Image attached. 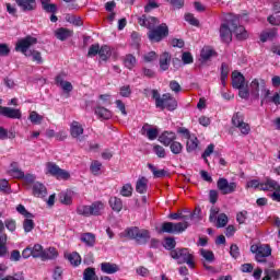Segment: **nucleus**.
Here are the masks:
<instances>
[{"label": "nucleus", "instance_id": "nucleus-3", "mask_svg": "<svg viewBox=\"0 0 280 280\" xmlns=\"http://www.w3.org/2000/svg\"><path fill=\"white\" fill-rule=\"evenodd\" d=\"M152 98L155 101L156 108H161V110H176L178 108V101L174 98V96L170 93H165L161 96L159 90H152Z\"/></svg>", "mask_w": 280, "mask_h": 280}, {"label": "nucleus", "instance_id": "nucleus-21", "mask_svg": "<svg viewBox=\"0 0 280 280\" xmlns=\"http://www.w3.org/2000/svg\"><path fill=\"white\" fill-rule=\"evenodd\" d=\"M55 36L58 40L65 42L67 38H71V36H73V31L60 27L55 31Z\"/></svg>", "mask_w": 280, "mask_h": 280}, {"label": "nucleus", "instance_id": "nucleus-25", "mask_svg": "<svg viewBox=\"0 0 280 280\" xmlns=\"http://www.w3.org/2000/svg\"><path fill=\"white\" fill-rule=\"evenodd\" d=\"M260 89L262 92L260 106H264V104H270V90L266 88V81L264 79H260Z\"/></svg>", "mask_w": 280, "mask_h": 280}, {"label": "nucleus", "instance_id": "nucleus-59", "mask_svg": "<svg viewBox=\"0 0 280 280\" xmlns=\"http://www.w3.org/2000/svg\"><path fill=\"white\" fill-rule=\"evenodd\" d=\"M90 170L92 174H94V176H97L100 174V170H102V164L100 163V161H94L92 162Z\"/></svg>", "mask_w": 280, "mask_h": 280}, {"label": "nucleus", "instance_id": "nucleus-43", "mask_svg": "<svg viewBox=\"0 0 280 280\" xmlns=\"http://www.w3.org/2000/svg\"><path fill=\"white\" fill-rule=\"evenodd\" d=\"M132 184H125L120 189V196H124V198H130L132 196Z\"/></svg>", "mask_w": 280, "mask_h": 280}, {"label": "nucleus", "instance_id": "nucleus-46", "mask_svg": "<svg viewBox=\"0 0 280 280\" xmlns=\"http://www.w3.org/2000/svg\"><path fill=\"white\" fill-rule=\"evenodd\" d=\"M3 228L8 229V231H10V233H14V231H16V220H14V219L4 220Z\"/></svg>", "mask_w": 280, "mask_h": 280}, {"label": "nucleus", "instance_id": "nucleus-33", "mask_svg": "<svg viewBox=\"0 0 280 280\" xmlns=\"http://www.w3.org/2000/svg\"><path fill=\"white\" fill-rule=\"evenodd\" d=\"M58 257V250L55 247H49L44 249V254L42 256V261H47L49 259H56Z\"/></svg>", "mask_w": 280, "mask_h": 280}, {"label": "nucleus", "instance_id": "nucleus-11", "mask_svg": "<svg viewBox=\"0 0 280 280\" xmlns=\"http://www.w3.org/2000/svg\"><path fill=\"white\" fill-rule=\"evenodd\" d=\"M219 34L222 43H231L233 40V27H231V14L221 23Z\"/></svg>", "mask_w": 280, "mask_h": 280}, {"label": "nucleus", "instance_id": "nucleus-50", "mask_svg": "<svg viewBox=\"0 0 280 280\" xmlns=\"http://www.w3.org/2000/svg\"><path fill=\"white\" fill-rule=\"evenodd\" d=\"M149 170L152 172L154 178H163L165 176V170H156V166L148 164Z\"/></svg>", "mask_w": 280, "mask_h": 280}, {"label": "nucleus", "instance_id": "nucleus-30", "mask_svg": "<svg viewBox=\"0 0 280 280\" xmlns=\"http://www.w3.org/2000/svg\"><path fill=\"white\" fill-rule=\"evenodd\" d=\"M136 191L137 194H148V179L145 177H140L136 182Z\"/></svg>", "mask_w": 280, "mask_h": 280}, {"label": "nucleus", "instance_id": "nucleus-5", "mask_svg": "<svg viewBox=\"0 0 280 280\" xmlns=\"http://www.w3.org/2000/svg\"><path fill=\"white\" fill-rule=\"evenodd\" d=\"M125 237H129V240H135L137 244H140V246H143L148 244V242H150L151 235H150V231L133 226L125 230Z\"/></svg>", "mask_w": 280, "mask_h": 280}, {"label": "nucleus", "instance_id": "nucleus-39", "mask_svg": "<svg viewBox=\"0 0 280 280\" xmlns=\"http://www.w3.org/2000/svg\"><path fill=\"white\" fill-rule=\"evenodd\" d=\"M35 226L36 223H34V218H25V220L23 221L24 233H32Z\"/></svg>", "mask_w": 280, "mask_h": 280}, {"label": "nucleus", "instance_id": "nucleus-51", "mask_svg": "<svg viewBox=\"0 0 280 280\" xmlns=\"http://www.w3.org/2000/svg\"><path fill=\"white\" fill-rule=\"evenodd\" d=\"M28 119H30V121H32L33 124L38 126V125L43 124L44 117L40 116L39 114H37L36 112H31Z\"/></svg>", "mask_w": 280, "mask_h": 280}, {"label": "nucleus", "instance_id": "nucleus-53", "mask_svg": "<svg viewBox=\"0 0 280 280\" xmlns=\"http://www.w3.org/2000/svg\"><path fill=\"white\" fill-rule=\"evenodd\" d=\"M42 8L47 12V14H56V12H58V5L54 3H46L42 5Z\"/></svg>", "mask_w": 280, "mask_h": 280}, {"label": "nucleus", "instance_id": "nucleus-56", "mask_svg": "<svg viewBox=\"0 0 280 280\" xmlns=\"http://www.w3.org/2000/svg\"><path fill=\"white\" fill-rule=\"evenodd\" d=\"M59 200L62 205H71V202H72L71 195H69L67 192H60Z\"/></svg>", "mask_w": 280, "mask_h": 280}, {"label": "nucleus", "instance_id": "nucleus-54", "mask_svg": "<svg viewBox=\"0 0 280 280\" xmlns=\"http://www.w3.org/2000/svg\"><path fill=\"white\" fill-rule=\"evenodd\" d=\"M16 211L18 213H20V215H23L24 218H34V214L27 211V209H25V206L23 205H18Z\"/></svg>", "mask_w": 280, "mask_h": 280}, {"label": "nucleus", "instance_id": "nucleus-35", "mask_svg": "<svg viewBox=\"0 0 280 280\" xmlns=\"http://www.w3.org/2000/svg\"><path fill=\"white\" fill-rule=\"evenodd\" d=\"M32 255L34 259H42L43 260V255L45 253V249L43 248V245L40 244H35L33 247H31Z\"/></svg>", "mask_w": 280, "mask_h": 280}, {"label": "nucleus", "instance_id": "nucleus-42", "mask_svg": "<svg viewBox=\"0 0 280 280\" xmlns=\"http://www.w3.org/2000/svg\"><path fill=\"white\" fill-rule=\"evenodd\" d=\"M98 56L101 58V60H108V56H110V47H108L107 45L102 46L101 48H98Z\"/></svg>", "mask_w": 280, "mask_h": 280}, {"label": "nucleus", "instance_id": "nucleus-9", "mask_svg": "<svg viewBox=\"0 0 280 280\" xmlns=\"http://www.w3.org/2000/svg\"><path fill=\"white\" fill-rule=\"evenodd\" d=\"M167 36H170V27H167L166 23H162L159 26L151 28L148 33L151 43H161V40L167 38Z\"/></svg>", "mask_w": 280, "mask_h": 280}, {"label": "nucleus", "instance_id": "nucleus-1", "mask_svg": "<svg viewBox=\"0 0 280 280\" xmlns=\"http://www.w3.org/2000/svg\"><path fill=\"white\" fill-rule=\"evenodd\" d=\"M196 212H188L187 215H183V212H174L168 214L170 220H184L183 222H164L160 229V233H170L171 235H178L185 233L189 229V222L187 220H194Z\"/></svg>", "mask_w": 280, "mask_h": 280}, {"label": "nucleus", "instance_id": "nucleus-55", "mask_svg": "<svg viewBox=\"0 0 280 280\" xmlns=\"http://www.w3.org/2000/svg\"><path fill=\"white\" fill-rule=\"evenodd\" d=\"M215 54V51H213V49L211 48H203L201 50V58L202 60L207 61L210 60L212 58V56Z\"/></svg>", "mask_w": 280, "mask_h": 280}, {"label": "nucleus", "instance_id": "nucleus-24", "mask_svg": "<svg viewBox=\"0 0 280 280\" xmlns=\"http://www.w3.org/2000/svg\"><path fill=\"white\" fill-rule=\"evenodd\" d=\"M80 240L83 244H85V246H89L90 248H93V246H95V242H96L95 234L91 232L81 234Z\"/></svg>", "mask_w": 280, "mask_h": 280}, {"label": "nucleus", "instance_id": "nucleus-22", "mask_svg": "<svg viewBox=\"0 0 280 280\" xmlns=\"http://www.w3.org/2000/svg\"><path fill=\"white\" fill-rule=\"evenodd\" d=\"M70 135L73 139H78L81 135H84V127L75 120L70 126Z\"/></svg>", "mask_w": 280, "mask_h": 280}, {"label": "nucleus", "instance_id": "nucleus-16", "mask_svg": "<svg viewBox=\"0 0 280 280\" xmlns=\"http://www.w3.org/2000/svg\"><path fill=\"white\" fill-rule=\"evenodd\" d=\"M139 25L142 27H148V30H153L154 26L159 25V19L155 16H149L147 18L145 15H142L138 20Z\"/></svg>", "mask_w": 280, "mask_h": 280}, {"label": "nucleus", "instance_id": "nucleus-41", "mask_svg": "<svg viewBox=\"0 0 280 280\" xmlns=\"http://www.w3.org/2000/svg\"><path fill=\"white\" fill-rule=\"evenodd\" d=\"M200 255L201 257H203V259H206V261H209V264H212V261H215V255L213 254V252L209 250V249H200Z\"/></svg>", "mask_w": 280, "mask_h": 280}, {"label": "nucleus", "instance_id": "nucleus-14", "mask_svg": "<svg viewBox=\"0 0 280 280\" xmlns=\"http://www.w3.org/2000/svg\"><path fill=\"white\" fill-rule=\"evenodd\" d=\"M0 115L8 117L9 119H21V109H14L12 107L0 106Z\"/></svg>", "mask_w": 280, "mask_h": 280}, {"label": "nucleus", "instance_id": "nucleus-57", "mask_svg": "<svg viewBox=\"0 0 280 280\" xmlns=\"http://www.w3.org/2000/svg\"><path fill=\"white\" fill-rule=\"evenodd\" d=\"M236 128H238L242 135L246 136L250 133V125L245 121L241 122Z\"/></svg>", "mask_w": 280, "mask_h": 280}, {"label": "nucleus", "instance_id": "nucleus-60", "mask_svg": "<svg viewBox=\"0 0 280 280\" xmlns=\"http://www.w3.org/2000/svg\"><path fill=\"white\" fill-rule=\"evenodd\" d=\"M164 247L166 250H174V248H176V240L173 237H166Z\"/></svg>", "mask_w": 280, "mask_h": 280}, {"label": "nucleus", "instance_id": "nucleus-58", "mask_svg": "<svg viewBox=\"0 0 280 280\" xmlns=\"http://www.w3.org/2000/svg\"><path fill=\"white\" fill-rule=\"evenodd\" d=\"M97 54H100V44H94L90 46L88 57L93 58L94 56H97Z\"/></svg>", "mask_w": 280, "mask_h": 280}, {"label": "nucleus", "instance_id": "nucleus-29", "mask_svg": "<svg viewBox=\"0 0 280 280\" xmlns=\"http://www.w3.org/2000/svg\"><path fill=\"white\" fill-rule=\"evenodd\" d=\"M170 62H172V56H170V52H163L160 56V69L167 71V69H170Z\"/></svg>", "mask_w": 280, "mask_h": 280}, {"label": "nucleus", "instance_id": "nucleus-38", "mask_svg": "<svg viewBox=\"0 0 280 280\" xmlns=\"http://www.w3.org/2000/svg\"><path fill=\"white\" fill-rule=\"evenodd\" d=\"M124 65L127 69L132 70L137 67V58L129 54L124 58Z\"/></svg>", "mask_w": 280, "mask_h": 280}, {"label": "nucleus", "instance_id": "nucleus-7", "mask_svg": "<svg viewBox=\"0 0 280 280\" xmlns=\"http://www.w3.org/2000/svg\"><path fill=\"white\" fill-rule=\"evenodd\" d=\"M172 259H175L177 264H187L189 268H194V255L189 253L187 248H175L171 250Z\"/></svg>", "mask_w": 280, "mask_h": 280}, {"label": "nucleus", "instance_id": "nucleus-31", "mask_svg": "<svg viewBox=\"0 0 280 280\" xmlns=\"http://www.w3.org/2000/svg\"><path fill=\"white\" fill-rule=\"evenodd\" d=\"M259 86H261V81H259V79H254L249 84L250 94L256 100H259Z\"/></svg>", "mask_w": 280, "mask_h": 280}, {"label": "nucleus", "instance_id": "nucleus-49", "mask_svg": "<svg viewBox=\"0 0 280 280\" xmlns=\"http://www.w3.org/2000/svg\"><path fill=\"white\" fill-rule=\"evenodd\" d=\"M170 145V150L173 154H182L183 152V144L178 141L172 142Z\"/></svg>", "mask_w": 280, "mask_h": 280}, {"label": "nucleus", "instance_id": "nucleus-15", "mask_svg": "<svg viewBox=\"0 0 280 280\" xmlns=\"http://www.w3.org/2000/svg\"><path fill=\"white\" fill-rule=\"evenodd\" d=\"M279 182L270 178V177H266V179L264 182H261L260 184V191H275L276 189H279Z\"/></svg>", "mask_w": 280, "mask_h": 280}, {"label": "nucleus", "instance_id": "nucleus-63", "mask_svg": "<svg viewBox=\"0 0 280 280\" xmlns=\"http://www.w3.org/2000/svg\"><path fill=\"white\" fill-rule=\"evenodd\" d=\"M132 94V90H130V85H124L120 88L121 97H130Z\"/></svg>", "mask_w": 280, "mask_h": 280}, {"label": "nucleus", "instance_id": "nucleus-18", "mask_svg": "<svg viewBox=\"0 0 280 280\" xmlns=\"http://www.w3.org/2000/svg\"><path fill=\"white\" fill-rule=\"evenodd\" d=\"M22 12H33L36 10V0H15Z\"/></svg>", "mask_w": 280, "mask_h": 280}, {"label": "nucleus", "instance_id": "nucleus-13", "mask_svg": "<svg viewBox=\"0 0 280 280\" xmlns=\"http://www.w3.org/2000/svg\"><path fill=\"white\" fill-rule=\"evenodd\" d=\"M5 255H8V234L3 221L0 220V257H5Z\"/></svg>", "mask_w": 280, "mask_h": 280}, {"label": "nucleus", "instance_id": "nucleus-28", "mask_svg": "<svg viewBox=\"0 0 280 280\" xmlns=\"http://www.w3.org/2000/svg\"><path fill=\"white\" fill-rule=\"evenodd\" d=\"M101 270L105 272V275H115V272H119V267L116 264L102 262Z\"/></svg>", "mask_w": 280, "mask_h": 280}, {"label": "nucleus", "instance_id": "nucleus-37", "mask_svg": "<svg viewBox=\"0 0 280 280\" xmlns=\"http://www.w3.org/2000/svg\"><path fill=\"white\" fill-rule=\"evenodd\" d=\"M277 28H271L268 32H265L260 35L261 43H266L267 40H272L273 38H277Z\"/></svg>", "mask_w": 280, "mask_h": 280}, {"label": "nucleus", "instance_id": "nucleus-36", "mask_svg": "<svg viewBox=\"0 0 280 280\" xmlns=\"http://www.w3.org/2000/svg\"><path fill=\"white\" fill-rule=\"evenodd\" d=\"M83 280H100L97 273H95V268L88 267L83 271Z\"/></svg>", "mask_w": 280, "mask_h": 280}, {"label": "nucleus", "instance_id": "nucleus-4", "mask_svg": "<svg viewBox=\"0 0 280 280\" xmlns=\"http://www.w3.org/2000/svg\"><path fill=\"white\" fill-rule=\"evenodd\" d=\"M250 253L255 255V259L258 264H267L268 268H272V261H268V257L272 255V248H270V245H252Z\"/></svg>", "mask_w": 280, "mask_h": 280}, {"label": "nucleus", "instance_id": "nucleus-27", "mask_svg": "<svg viewBox=\"0 0 280 280\" xmlns=\"http://www.w3.org/2000/svg\"><path fill=\"white\" fill-rule=\"evenodd\" d=\"M33 195L36 196V198H45V196H47V188L45 187V185L38 182L34 183Z\"/></svg>", "mask_w": 280, "mask_h": 280}, {"label": "nucleus", "instance_id": "nucleus-64", "mask_svg": "<svg viewBox=\"0 0 280 280\" xmlns=\"http://www.w3.org/2000/svg\"><path fill=\"white\" fill-rule=\"evenodd\" d=\"M1 280H25V277H23V273H15L14 276H7Z\"/></svg>", "mask_w": 280, "mask_h": 280}, {"label": "nucleus", "instance_id": "nucleus-6", "mask_svg": "<svg viewBox=\"0 0 280 280\" xmlns=\"http://www.w3.org/2000/svg\"><path fill=\"white\" fill-rule=\"evenodd\" d=\"M104 211V203L102 201H94L92 205H81L77 208L78 215H83V218H91L102 215Z\"/></svg>", "mask_w": 280, "mask_h": 280}, {"label": "nucleus", "instance_id": "nucleus-52", "mask_svg": "<svg viewBox=\"0 0 280 280\" xmlns=\"http://www.w3.org/2000/svg\"><path fill=\"white\" fill-rule=\"evenodd\" d=\"M153 152H154V154H156V156L159 159H165V156H167V153L165 152V148H163L159 144H155L153 147Z\"/></svg>", "mask_w": 280, "mask_h": 280}, {"label": "nucleus", "instance_id": "nucleus-12", "mask_svg": "<svg viewBox=\"0 0 280 280\" xmlns=\"http://www.w3.org/2000/svg\"><path fill=\"white\" fill-rule=\"evenodd\" d=\"M217 188L222 196H229L230 194H235V191H237V183L220 177L217 182Z\"/></svg>", "mask_w": 280, "mask_h": 280}, {"label": "nucleus", "instance_id": "nucleus-26", "mask_svg": "<svg viewBox=\"0 0 280 280\" xmlns=\"http://www.w3.org/2000/svg\"><path fill=\"white\" fill-rule=\"evenodd\" d=\"M9 174L12 176V178H25V173L20 170L18 162H12Z\"/></svg>", "mask_w": 280, "mask_h": 280}, {"label": "nucleus", "instance_id": "nucleus-62", "mask_svg": "<svg viewBox=\"0 0 280 280\" xmlns=\"http://www.w3.org/2000/svg\"><path fill=\"white\" fill-rule=\"evenodd\" d=\"M268 23H270V25H273L276 27L280 26V15H269L267 18Z\"/></svg>", "mask_w": 280, "mask_h": 280}, {"label": "nucleus", "instance_id": "nucleus-40", "mask_svg": "<svg viewBox=\"0 0 280 280\" xmlns=\"http://www.w3.org/2000/svg\"><path fill=\"white\" fill-rule=\"evenodd\" d=\"M198 138H188L186 142V150L187 152H194L198 149Z\"/></svg>", "mask_w": 280, "mask_h": 280}, {"label": "nucleus", "instance_id": "nucleus-48", "mask_svg": "<svg viewBox=\"0 0 280 280\" xmlns=\"http://www.w3.org/2000/svg\"><path fill=\"white\" fill-rule=\"evenodd\" d=\"M68 260L72 266H80V264H82V257L75 252L68 256Z\"/></svg>", "mask_w": 280, "mask_h": 280}, {"label": "nucleus", "instance_id": "nucleus-23", "mask_svg": "<svg viewBox=\"0 0 280 280\" xmlns=\"http://www.w3.org/2000/svg\"><path fill=\"white\" fill-rule=\"evenodd\" d=\"M94 113L98 117V119L108 120L113 117V112H110L108 108L102 107V106L95 107Z\"/></svg>", "mask_w": 280, "mask_h": 280}, {"label": "nucleus", "instance_id": "nucleus-2", "mask_svg": "<svg viewBox=\"0 0 280 280\" xmlns=\"http://www.w3.org/2000/svg\"><path fill=\"white\" fill-rule=\"evenodd\" d=\"M37 43L38 38L27 35L26 37L18 40L15 51H20L25 55L26 58L32 57L33 62H36L37 65H43V55H40V51L30 50V47H33V45H36Z\"/></svg>", "mask_w": 280, "mask_h": 280}, {"label": "nucleus", "instance_id": "nucleus-10", "mask_svg": "<svg viewBox=\"0 0 280 280\" xmlns=\"http://www.w3.org/2000/svg\"><path fill=\"white\" fill-rule=\"evenodd\" d=\"M230 25L232 34H235L237 40H246L248 38V32L243 25H240V16L230 14Z\"/></svg>", "mask_w": 280, "mask_h": 280}, {"label": "nucleus", "instance_id": "nucleus-20", "mask_svg": "<svg viewBox=\"0 0 280 280\" xmlns=\"http://www.w3.org/2000/svg\"><path fill=\"white\" fill-rule=\"evenodd\" d=\"M56 84L60 86L65 93H71L73 91V85L69 81H65V77L62 74H58L56 77Z\"/></svg>", "mask_w": 280, "mask_h": 280}, {"label": "nucleus", "instance_id": "nucleus-34", "mask_svg": "<svg viewBox=\"0 0 280 280\" xmlns=\"http://www.w3.org/2000/svg\"><path fill=\"white\" fill-rule=\"evenodd\" d=\"M109 206L113 209V211H116L117 213H119V211L124 209V202L121 201V199L117 197L109 198Z\"/></svg>", "mask_w": 280, "mask_h": 280}, {"label": "nucleus", "instance_id": "nucleus-32", "mask_svg": "<svg viewBox=\"0 0 280 280\" xmlns=\"http://www.w3.org/2000/svg\"><path fill=\"white\" fill-rule=\"evenodd\" d=\"M265 275L261 280H280V269H265Z\"/></svg>", "mask_w": 280, "mask_h": 280}, {"label": "nucleus", "instance_id": "nucleus-17", "mask_svg": "<svg viewBox=\"0 0 280 280\" xmlns=\"http://www.w3.org/2000/svg\"><path fill=\"white\" fill-rule=\"evenodd\" d=\"M244 84H246V78L242 72L234 71L232 73V86L233 89H244Z\"/></svg>", "mask_w": 280, "mask_h": 280}, {"label": "nucleus", "instance_id": "nucleus-44", "mask_svg": "<svg viewBox=\"0 0 280 280\" xmlns=\"http://www.w3.org/2000/svg\"><path fill=\"white\" fill-rule=\"evenodd\" d=\"M243 121H244V114L237 112L232 116V126H234V128H237L238 126H241Z\"/></svg>", "mask_w": 280, "mask_h": 280}, {"label": "nucleus", "instance_id": "nucleus-61", "mask_svg": "<svg viewBox=\"0 0 280 280\" xmlns=\"http://www.w3.org/2000/svg\"><path fill=\"white\" fill-rule=\"evenodd\" d=\"M168 86L173 93H180V91H183V88L176 80L171 81Z\"/></svg>", "mask_w": 280, "mask_h": 280}, {"label": "nucleus", "instance_id": "nucleus-45", "mask_svg": "<svg viewBox=\"0 0 280 280\" xmlns=\"http://www.w3.org/2000/svg\"><path fill=\"white\" fill-rule=\"evenodd\" d=\"M229 224V217L224 213H221L217 218V228L224 229V226Z\"/></svg>", "mask_w": 280, "mask_h": 280}, {"label": "nucleus", "instance_id": "nucleus-8", "mask_svg": "<svg viewBox=\"0 0 280 280\" xmlns=\"http://www.w3.org/2000/svg\"><path fill=\"white\" fill-rule=\"evenodd\" d=\"M46 175L52 176L54 178H57V180H69L71 178V174L60 168L56 162H47L46 163Z\"/></svg>", "mask_w": 280, "mask_h": 280}, {"label": "nucleus", "instance_id": "nucleus-19", "mask_svg": "<svg viewBox=\"0 0 280 280\" xmlns=\"http://www.w3.org/2000/svg\"><path fill=\"white\" fill-rule=\"evenodd\" d=\"M160 143L163 145H172L176 141V133L172 131H164L160 137H159Z\"/></svg>", "mask_w": 280, "mask_h": 280}, {"label": "nucleus", "instance_id": "nucleus-47", "mask_svg": "<svg viewBox=\"0 0 280 280\" xmlns=\"http://www.w3.org/2000/svg\"><path fill=\"white\" fill-rule=\"evenodd\" d=\"M66 21L68 23H71L72 25H75L77 27H80L82 25V18L68 14L66 15Z\"/></svg>", "mask_w": 280, "mask_h": 280}]
</instances>
